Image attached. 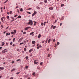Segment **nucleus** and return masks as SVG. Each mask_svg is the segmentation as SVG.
<instances>
[{
  "instance_id": "nucleus-39",
  "label": "nucleus",
  "mask_w": 79,
  "mask_h": 79,
  "mask_svg": "<svg viewBox=\"0 0 79 79\" xmlns=\"http://www.w3.org/2000/svg\"><path fill=\"white\" fill-rule=\"evenodd\" d=\"M35 15V14L34 13L32 15V16H34Z\"/></svg>"
},
{
  "instance_id": "nucleus-18",
  "label": "nucleus",
  "mask_w": 79,
  "mask_h": 79,
  "mask_svg": "<svg viewBox=\"0 0 79 79\" xmlns=\"http://www.w3.org/2000/svg\"><path fill=\"white\" fill-rule=\"evenodd\" d=\"M50 41H51V39H49L48 40V43H50Z\"/></svg>"
},
{
  "instance_id": "nucleus-35",
  "label": "nucleus",
  "mask_w": 79,
  "mask_h": 79,
  "mask_svg": "<svg viewBox=\"0 0 79 79\" xmlns=\"http://www.w3.org/2000/svg\"><path fill=\"white\" fill-rule=\"evenodd\" d=\"M61 7H63V6H64V4H62L61 5Z\"/></svg>"
},
{
  "instance_id": "nucleus-10",
  "label": "nucleus",
  "mask_w": 79,
  "mask_h": 79,
  "mask_svg": "<svg viewBox=\"0 0 79 79\" xmlns=\"http://www.w3.org/2000/svg\"><path fill=\"white\" fill-rule=\"evenodd\" d=\"M33 50H34V49H33V48H32V49H30L29 51V52H31L32 51H33Z\"/></svg>"
},
{
  "instance_id": "nucleus-8",
  "label": "nucleus",
  "mask_w": 79,
  "mask_h": 79,
  "mask_svg": "<svg viewBox=\"0 0 79 79\" xmlns=\"http://www.w3.org/2000/svg\"><path fill=\"white\" fill-rule=\"evenodd\" d=\"M25 58H26V60H28V59H29V57L28 56H26L25 57Z\"/></svg>"
},
{
  "instance_id": "nucleus-5",
  "label": "nucleus",
  "mask_w": 79,
  "mask_h": 79,
  "mask_svg": "<svg viewBox=\"0 0 79 79\" xmlns=\"http://www.w3.org/2000/svg\"><path fill=\"white\" fill-rule=\"evenodd\" d=\"M49 10H53V7H51L49 8Z\"/></svg>"
},
{
  "instance_id": "nucleus-30",
  "label": "nucleus",
  "mask_w": 79,
  "mask_h": 79,
  "mask_svg": "<svg viewBox=\"0 0 79 79\" xmlns=\"http://www.w3.org/2000/svg\"><path fill=\"white\" fill-rule=\"evenodd\" d=\"M56 26H54L53 27V29H55L56 28Z\"/></svg>"
},
{
  "instance_id": "nucleus-17",
  "label": "nucleus",
  "mask_w": 79,
  "mask_h": 79,
  "mask_svg": "<svg viewBox=\"0 0 79 79\" xmlns=\"http://www.w3.org/2000/svg\"><path fill=\"white\" fill-rule=\"evenodd\" d=\"M35 72H34L32 73V75L34 76H35Z\"/></svg>"
},
{
  "instance_id": "nucleus-15",
  "label": "nucleus",
  "mask_w": 79,
  "mask_h": 79,
  "mask_svg": "<svg viewBox=\"0 0 79 79\" xmlns=\"http://www.w3.org/2000/svg\"><path fill=\"white\" fill-rule=\"evenodd\" d=\"M10 18H11V19H12L14 20H15V18H14V17H13L12 16Z\"/></svg>"
},
{
  "instance_id": "nucleus-61",
  "label": "nucleus",
  "mask_w": 79,
  "mask_h": 79,
  "mask_svg": "<svg viewBox=\"0 0 79 79\" xmlns=\"http://www.w3.org/2000/svg\"><path fill=\"white\" fill-rule=\"evenodd\" d=\"M10 79H13V77H11Z\"/></svg>"
},
{
  "instance_id": "nucleus-24",
  "label": "nucleus",
  "mask_w": 79,
  "mask_h": 79,
  "mask_svg": "<svg viewBox=\"0 0 79 79\" xmlns=\"http://www.w3.org/2000/svg\"><path fill=\"white\" fill-rule=\"evenodd\" d=\"M34 14H35V15H36V14H37V12L36 11H35L34 10Z\"/></svg>"
},
{
  "instance_id": "nucleus-26",
  "label": "nucleus",
  "mask_w": 79,
  "mask_h": 79,
  "mask_svg": "<svg viewBox=\"0 0 79 79\" xmlns=\"http://www.w3.org/2000/svg\"><path fill=\"white\" fill-rule=\"evenodd\" d=\"M34 34V32L31 33L30 34V35H32V34Z\"/></svg>"
},
{
  "instance_id": "nucleus-31",
  "label": "nucleus",
  "mask_w": 79,
  "mask_h": 79,
  "mask_svg": "<svg viewBox=\"0 0 79 79\" xmlns=\"http://www.w3.org/2000/svg\"><path fill=\"white\" fill-rule=\"evenodd\" d=\"M55 48H56V46H57V44H55Z\"/></svg>"
},
{
  "instance_id": "nucleus-58",
  "label": "nucleus",
  "mask_w": 79,
  "mask_h": 79,
  "mask_svg": "<svg viewBox=\"0 0 79 79\" xmlns=\"http://www.w3.org/2000/svg\"><path fill=\"white\" fill-rule=\"evenodd\" d=\"M17 12L19 14V10H17Z\"/></svg>"
},
{
  "instance_id": "nucleus-47",
  "label": "nucleus",
  "mask_w": 79,
  "mask_h": 79,
  "mask_svg": "<svg viewBox=\"0 0 79 79\" xmlns=\"http://www.w3.org/2000/svg\"><path fill=\"white\" fill-rule=\"evenodd\" d=\"M12 44H13V42H11L10 43V45H12Z\"/></svg>"
},
{
  "instance_id": "nucleus-57",
  "label": "nucleus",
  "mask_w": 79,
  "mask_h": 79,
  "mask_svg": "<svg viewBox=\"0 0 79 79\" xmlns=\"http://www.w3.org/2000/svg\"><path fill=\"white\" fill-rule=\"evenodd\" d=\"M15 21V20H11L10 21L11 22H13V21Z\"/></svg>"
},
{
  "instance_id": "nucleus-51",
  "label": "nucleus",
  "mask_w": 79,
  "mask_h": 79,
  "mask_svg": "<svg viewBox=\"0 0 79 79\" xmlns=\"http://www.w3.org/2000/svg\"><path fill=\"white\" fill-rule=\"evenodd\" d=\"M1 27H2V28H3V27H3V26L2 25H1Z\"/></svg>"
},
{
  "instance_id": "nucleus-16",
  "label": "nucleus",
  "mask_w": 79,
  "mask_h": 79,
  "mask_svg": "<svg viewBox=\"0 0 79 79\" xmlns=\"http://www.w3.org/2000/svg\"><path fill=\"white\" fill-rule=\"evenodd\" d=\"M6 18L8 19H10V17H9L8 16H7L6 17Z\"/></svg>"
},
{
  "instance_id": "nucleus-34",
  "label": "nucleus",
  "mask_w": 79,
  "mask_h": 79,
  "mask_svg": "<svg viewBox=\"0 0 79 79\" xmlns=\"http://www.w3.org/2000/svg\"><path fill=\"white\" fill-rule=\"evenodd\" d=\"M10 34H15V33L14 32H12L10 33Z\"/></svg>"
},
{
  "instance_id": "nucleus-19",
  "label": "nucleus",
  "mask_w": 79,
  "mask_h": 79,
  "mask_svg": "<svg viewBox=\"0 0 79 79\" xmlns=\"http://www.w3.org/2000/svg\"><path fill=\"white\" fill-rule=\"evenodd\" d=\"M42 64H43V62H40V66H42Z\"/></svg>"
},
{
  "instance_id": "nucleus-45",
  "label": "nucleus",
  "mask_w": 79,
  "mask_h": 79,
  "mask_svg": "<svg viewBox=\"0 0 79 79\" xmlns=\"http://www.w3.org/2000/svg\"><path fill=\"white\" fill-rule=\"evenodd\" d=\"M39 48H40L38 46L36 48H37V49H39Z\"/></svg>"
},
{
  "instance_id": "nucleus-37",
  "label": "nucleus",
  "mask_w": 79,
  "mask_h": 79,
  "mask_svg": "<svg viewBox=\"0 0 79 79\" xmlns=\"http://www.w3.org/2000/svg\"><path fill=\"white\" fill-rule=\"evenodd\" d=\"M57 45H59L60 44V42H57Z\"/></svg>"
},
{
  "instance_id": "nucleus-52",
  "label": "nucleus",
  "mask_w": 79,
  "mask_h": 79,
  "mask_svg": "<svg viewBox=\"0 0 79 79\" xmlns=\"http://www.w3.org/2000/svg\"><path fill=\"white\" fill-rule=\"evenodd\" d=\"M16 8H19V6H17L16 7Z\"/></svg>"
},
{
  "instance_id": "nucleus-22",
  "label": "nucleus",
  "mask_w": 79,
  "mask_h": 79,
  "mask_svg": "<svg viewBox=\"0 0 79 79\" xmlns=\"http://www.w3.org/2000/svg\"><path fill=\"white\" fill-rule=\"evenodd\" d=\"M8 1V0H6V1H5V2H4V4H5V3H6Z\"/></svg>"
},
{
  "instance_id": "nucleus-12",
  "label": "nucleus",
  "mask_w": 79,
  "mask_h": 79,
  "mask_svg": "<svg viewBox=\"0 0 79 79\" xmlns=\"http://www.w3.org/2000/svg\"><path fill=\"white\" fill-rule=\"evenodd\" d=\"M41 37V35L40 34H39L38 37V38H40Z\"/></svg>"
},
{
  "instance_id": "nucleus-40",
  "label": "nucleus",
  "mask_w": 79,
  "mask_h": 79,
  "mask_svg": "<svg viewBox=\"0 0 79 79\" xmlns=\"http://www.w3.org/2000/svg\"><path fill=\"white\" fill-rule=\"evenodd\" d=\"M39 47H40V48H42V47L41 46V45L40 44V46Z\"/></svg>"
},
{
  "instance_id": "nucleus-13",
  "label": "nucleus",
  "mask_w": 79,
  "mask_h": 79,
  "mask_svg": "<svg viewBox=\"0 0 79 79\" xmlns=\"http://www.w3.org/2000/svg\"><path fill=\"white\" fill-rule=\"evenodd\" d=\"M15 70H16V69H13L11 71L13 72V71H15Z\"/></svg>"
},
{
  "instance_id": "nucleus-20",
  "label": "nucleus",
  "mask_w": 79,
  "mask_h": 79,
  "mask_svg": "<svg viewBox=\"0 0 79 79\" xmlns=\"http://www.w3.org/2000/svg\"><path fill=\"white\" fill-rule=\"evenodd\" d=\"M18 18H22L21 16V15L18 16Z\"/></svg>"
},
{
  "instance_id": "nucleus-29",
  "label": "nucleus",
  "mask_w": 79,
  "mask_h": 79,
  "mask_svg": "<svg viewBox=\"0 0 79 79\" xmlns=\"http://www.w3.org/2000/svg\"><path fill=\"white\" fill-rule=\"evenodd\" d=\"M14 33H16V30H14Z\"/></svg>"
},
{
  "instance_id": "nucleus-4",
  "label": "nucleus",
  "mask_w": 79,
  "mask_h": 79,
  "mask_svg": "<svg viewBox=\"0 0 79 79\" xmlns=\"http://www.w3.org/2000/svg\"><path fill=\"white\" fill-rule=\"evenodd\" d=\"M29 28H31V27H25V31H27V30H28Z\"/></svg>"
},
{
  "instance_id": "nucleus-53",
  "label": "nucleus",
  "mask_w": 79,
  "mask_h": 79,
  "mask_svg": "<svg viewBox=\"0 0 79 79\" xmlns=\"http://www.w3.org/2000/svg\"><path fill=\"white\" fill-rule=\"evenodd\" d=\"M12 46H13V47H15L16 45H15V44H13L12 45Z\"/></svg>"
},
{
  "instance_id": "nucleus-41",
  "label": "nucleus",
  "mask_w": 79,
  "mask_h": 79,
  "mask_svg": "<svg viewBox=\"0 0 79 79\" xmlns=\"http://www.w3.org/2000/svg\"><path fill=\"white\" fill-rule=\"evenodd\" d=\"M23 34H26V31H24L23 32Z\"/></svg>"
},
{
  "instance_id": "nucleus-56",
  "label": "nucleus",
  "mask_w": 79,
  "mask_h": 79,
  "mask_svg": "<svg viewBox=\"0 0 79 79\" xmlns=\"http://www.w3.org/2000/svg\"><path fill=\"white\" fill-rule=\"evenodd\" d=\"M32 9V8H29L28 9V10H31Z\"/></svg>"
},
{
  "instance_id": "nucleus-14",
  "label": "nucleus",
  "mask_w": 79,
  "mask_h": 79,
  "mask_svg": "<svg viewBox=\"0 0 79 79\" xmlns=\"http://www.w3.org/2000/svg\"><path fill=\"white\" fill-rule=\"evenodd\" d=\"M36 8L38 10H40V7L39 6H36Z\"/></svg>"
},
{
  "instance_id": "nucleus-42",
  "label": "nucleus",
  "mask_w": 79,
  "mask_h": 79,
  "mask_svg": "<svg viewBox=\"0 0 79 79\" xmlns=\"http://www.w3.org/2000/svg\"><path fill=\"white\" fill-rule=\"evenodd\" d=\"M21 61V59H18L17 60V61Z\"/></svg>"
},
{
  "instance_id": "nucleus-62",
  "label": "nucleus",
  "mask_w": 79,
  "mask_h": 79,
  "mask_svg": "<svg viewBox=\"0 0 79 79\" xmlns=\"http://www.w3.org/2000/svg\"><path fill=\"white\" fill-rule=\"evenodd\" d=\"M55 41H56L55 39H54L53 40V42H55Z\"/></svg>"
},
{
  "instance_id": "nucleus-32",
  "label": "nucleus",
  "mask_w": 79,
  "mask_h": 79,
  "mask_svg": "<svg viewBox=\"0 0 79 79\" xmlns=\"http://www.w3.org/2000/svg\"><path fill=\"white\" fill-rule=\"evenodd\" d=\"M50 54H48V57H50Z\"/></svg>"
},
{
  "instance_id": "nucleus-48",
  "label": "nucleus",
  "mask_w": 79,
  "mask_h": 79,
  "mask_svg": "<svg viewBox=\"0 0 79 79\" xmlns=\"http://www.w3.org/2000/svg\"><path fill=\"white\" fill-rule=\"evenodd\" d=\"M8 35V33H6V36H7Z\"/></svg>"
},
{
  "instance_id": "nucleus-3",
  "label": "nucleus",
  "mask_w": 79,
  "mask_h": 79,
  "mask_svg": "<svg viewBox=\"0 0 79 79\" xmlns=\"http://www.w3.org/2000/svg\"><path fill=\"white\" fill-rule=\"evenodd\" d=\"M38 63H39V61L38 60H35L34 61V64H37Z\"/></svg>"
},
{
  "instance_id": "nucleus-21",
  "label": "nucleus",
  "mask_w": 79,
  "mask_h": 79,
  "mask_svg": "<svg viewBox=\"0 0 79 79\" xmlns=\"http://www.w3.org/2000/svg\"><path fill=\"white\" fill-rule=\"evenodd\" d=\"M41 26H44V23L43 22H41Z\"/></svg>"
},
{
  "instance_id": "nucleus-28",
  "label": "nucleus",
  "mask_w": 79,
  "mask_h": 79,
  "mask_svg": "<svg viewBox=\"0 0 79 79\" xmlns=\"http://www.w3.org/2000/svg\"><path fill=\"white\" fill-rule=\"evenodd\" d=\"M12 13V11H10V15H11V13Z\"/></svg>"
},
{
  "instance_id": "nucleus-44",
  "label": "nucleus",
  "mask_w": 79,
  "mask_h": 79,
  "mask_svg": "<svg viewBox=\"0 0 79 79\" xmlns=\"http://www.w3.org/2000/svg\"><path fill=\"white\" fill-rule=\"evenodd\" d=\"M27 13H28V14H29V15H31V12H28Z\"/></svg>"
},
{
  "instance_id": "nucleus-43",
  "label": "nucleus",
  "mask_w": 79,
  "mask_h": 79,
  "mask_svg": "<svg viewBox=\"0 0 79 79\" xmlns=\"http://www.w3.org/2000/svg\"><path fill=\"white\" fill-rule=\"evenodd\" d=\"M18 15H16L14 16V17H16L17 16H18Z\"/></svg>"
},
{
  "instance_id": "nucleus-1",
  "label": "nucleus",
  "mask_w": 79,
  "mask_h": 79,
  "mask_svg": "<svg viewBox=\"0 0 79 79\" xmlns=\"http://www.w3.org/2000/svg\"><path fill=\"white\" fill-rule=\"evenodd\" d=\"M28 21V25H30V26H32L33 24V21H32V20L31 19H29Z\"/></svg>"
},
{
  "instance_id": "nucleus-27",
  "label": "nucleus",
  "mask_w": 79,
  "mask_h": 79,
  "mask_svg": "<svg viewBox=\"0 0 79 79\" xmlns=\"http://www.w3.org/2000/svg\"><path fill=\"white\" fill-rule=\"evenodd\" d=\"M24 50L25 52H26V50H27V49L26 48H24Z\"/></svg>"
},
{
  "instance_id": "nucleus-55",
  "label": "nucleus",
  "mask_w": 79,
  "mask_h": 79,
  "mask_svg": "<svg viewBox=\"0 0 79 79\" xmlns=\"http://www.w3.org/2000/svg\"><path fill=\"white\" fill-rule=\"evenodd\" d=\"M57 21V20H56L55 21V22H54V23H56Z\"/></svg>"
},
{
  "instance_id": "nucleus-46",
  "label": "nucleus",
  "mask_w": 79,
  "mask_h": 79,
  "mask_svg": "<svg viewBox=\"0 0 79 79\" xmlns=\"http://www.w3.org/2000/svg\"><path fill=\"white\" fill-rule=\"evenodd\" d=\"M19 40H20V41H21V40H22V38H20Z\"/></svg>"
},
{
  "instance_id": "nucleus-64",
  "label": "nucleus",
  "mask_w": 79,
  "mask_h": 79,
  "mask_svg": "<svg viewBox=\"0 0 79 79\" xmlns=\"http://www.w3.org/2000/svg\"><path fill=\"white\" fill-rule=\"evenodd\" d=\"M47 42H48V41H47V40H46L45 41V42L46 43H47Z\"/></svg>"
},
{
  "instance_id": "nucleus-9",
  "label": "nucleus",
  "mask_w": 79,
  "mask_h": 79,
  "mask_svg": "<svg viewBox=\"0 0 79 79\" xmlns=\"http://www.w3.org/2000/svg\"><path fill=\"white\" fill-rule=\"evenodd\" d=\"M1 44H2V46H3V45H5V44L4 43V42H2L1 43Z\"/></svg>"
},
{
  "instance_id": "nucleus-49",
  "label": "nucleus",
  "mask_w": 79,
  "mask_h": 79,
  "mask_svg": "<svg viewBox=\"0 0 79 79\" xmlns=\"http://www.w3.org/2000/svg\"><path fill=\"white\" fill-rule=\"evenodd\" d=\"M15 38H14L13 39V42H15Z\"/></svg>"
},
{
  "instance_id": "nucleus-2",
  "label": "nucleus",
  "mask_w": 79,
  "mask_h": 79,
  "mask_svg": "<svg viewBox=\"0 0 79 79\" xmlns=\"http://www.w3.org/2000/svg\"><path fill=\"white\" fill-rule=\"evenodd\" d=\"M7 51V49H5L3 50L2 51V52L3 53H6V52Z\"/></svg>"
},
{
  "instance_id": "nucleus-63",
  "label": "nucleus",
  "mask_w": 79,
  "mask_h": 79,
  "mask_svg": "<svg viewBox=\"0 0 79 79\" xmlns=\"http://www.w3.org/2000/svg\"><path fill=\"white\" fill-rule=\"evenodd\" d=\"M34 26H35V25H36V23H34Z\"/></svg>"
},
{
  "instance_id": "nucleus-59",
  "label": "nucleus",
  "mask_w": 79,
  "mask_h": 79,
  "mask_svg": "<svg viewBox=\"0 0 79 79\" xmlns=\"http://www.w3.org/2000/svg\"><path fill=\"white\" fill-rule=\"evenodd\" d=\"M1 21H3V18H1Z\"/></svg>"
},
{
  "instance_id": "nucleus-25",
  "label": "nucleus",
  "mask_w": 79,
  "mask_h": 79,
  "mask_svg": "<svg viewBox=\"0 0 79 79\" xmlns=\"http://www.w3.org/2000/svg\"><path fill=\"white\" fill-rule=\"evenodd\" d=\"M20 11H21L22 12V11H23V8H21L20 9Z\"/></svg>"
},
{
  "instance_id": "nucleus-6",
  "label": "nucleus",
  "mask_w": 79,
  "mask_h": 79,
  "mask_svg": "<svg viewBox=\"0 0 79 79\" xmlns=\"http://www.w3.org/2000/svg\"><path fill=\"white\" fill-rule=\"evenodd\" d=\"M4 69V67H0V69H1V70H3Z\"/></svg>"
},
{
  "instance_id": "nucleus-11",
  "label": "nucleus",
  "mask_w": 79,
  "mask_h": 79,
  "mask_svg": "<svg viewBox=\"0 0 79 79\" xmlns=\"http://www.w3.org/2000/svg\"><path fill=\"white\" fill-rule=\"evenodd\" d=\"M32 44H35V41H32Z\"/></svg>"
},
{
  "instance_id": "nucleus-54",
  "label": "nucleus",
  "mask_w": 79,
  "mask_h": 79,
  "mask_svg": "<svg viewBox=\"0 0 79 79\" xmlns=\"http://www.w3.org/2000/svg\"><path fill=\"white\" fill-rule=\"evenodd\" d=\"M62 25V23H61L60 24V26H61V25Z\"/></svg>"
},
{
  "instance_id": "nucleus-33",
  "label": "nucleus",
  "mask_w": 79,
  "mask_h": 79,
  "mask_svg": "<svg viewBox=\"0 0 79 79\" xmlns=\"http://www.w3.org/2000/svg\"><path fill=\"white\" fill-rule=\"evenodd\" d=\"M25 68H26V69H27V68H28V66H26L25 67Z\"/></svg>"
},
{
  "instance_id": "nucleus-60",
  "label": "nucleus",
  "mask_w": 79,
  "mask_h": 79,
  "mask_svg": "<svg viewBox=\"0 0 79 79\" xmlns=\"http://www.w3.org/2000/svg\"><path fill=\"white\" fill-rule=\"evenodd\" d=\"M12 63H15V61H12L11 62Z\"/></svg>"
},
{
  "instance_id": "nucleus-50",
  "label": "nucleus",
  "mask_w": 79,
  "mask_h": 79,
  "mask_svg": "<svg viewBox=\"0 0 79 79\" xmlns=\"http://www.w3.org/2000/svg\"><path fill=\"white\" fill-rule=\"evenodd\" d=\"M24 44V43H20V45H22V44Z\"/></svg>"
},
{
  "instance_id": "nucleus-38",
  "label": "nucleus",
  "mask_w": 79,
  "mask_h": 79,
  "mask_svg": "<svg viewBox=\"0 0 79 79\" xmlns=\"http://www.w3.org/2000/svg\"><path fill=\"white\" fill-rule=\"evenodd\" d=\"M20 73V72H18L16 73V74H19Z\"/></svg>"
},
{
  "instance_id": "nucleus-7",
  "label": "nucleus",
  "mask_w": 79,
  "mask_h": 79,
  "mask_svg": "<svg viewBox=\"0 0 79 79\" xmlns=\"http://www.w3.org/2000/svg\"><path fill=\"white\" fill-rule=\"evenodd\" d=\"M63 19H64V17L63 16H62L60 20H61L62 21H63Z\"/></svg>"
},
{
  "instance_id": "nucleus-36",
  "label": "nucleus",
  "mask_w": 79,
  "mask_h": 79,
  "mask_svg": "<svg viewBox=\"0 0 79 79\" xmlns=\"http://www.w3.org/2000/svg\"><path fill=\"white\" fill-rule=\"evenodd\" d=\"M47 23V22H45L44 23V26H45V24H46V23Z\"/></svg>"
},
{
  "instance_id": "nucleus-23",
  "label": "nucleus",
  "mask_w": 79,
  "mask_h": 79,
  "mask_svg": "<svg viewBox=\"0 0 79 79\" xmlns=\"http://www.w3.org/2000/svg\"><path fill=\"white\" fill-rule=\"evenodd\" d=\"M44 3H47V0H44Z\"/></svg>"
}]
</instances>
